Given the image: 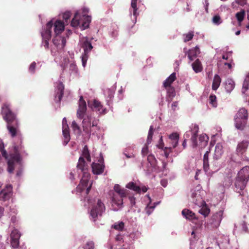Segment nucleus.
Instances as JSON below:
<instances>
[{
	"label": "nucleus",
	"mask_w": 249,
	"mask_h": 249,
	"mask_svg": "<svg viewBox=\"0 0 249 249\" xmlns=\"http://www.w3.org/2000/svg\"><path fill=\"white\" fill-rule=\"evenodd\" d=\"M62 133L64 137L63 144L65 146L71 139L69 126L66 118H64L62 120Z\"/></svg>",
	"instance_id": "16"
},
{
	"label": "nucleus",
	"mask_w": 249,
	"mask_h": 249,
	"mask_svg": "<svg viewBox=\"0 0 249 249\" xmlns=\"http://www.w3.org/2000/svg\"><path fill=\"white\" fill-rule=\"evenodd\" d=\"M116 89V87L113 86L110 89H108L105 91V95L107 97V104L109 105V101L114 97V94Z\"/></svg>",
	"instance_id": "29"
},
{
	"label": "nucleus",
	"mask_w": 249,
	"mask_h": 249,
	"mask_svg": "<svg viewBox=\"0 0 249 249\" xmlns=\"http://www.w3.org/2000/svg\"><path fill=\"white\" fill-rule=\"evenodd\" d=\"M192 67L193 70L196 73L200 72L203 70L201 63L198 59H196L195 61L192 64Z\"/></svg>",
	"instance_id": "32"
},
{
	"label": "nucleus",
	"mask_w": 249,
	"mask_h": 249,
	"mask_svg": "<svg viewBox=\"0 0 249 249\" xmlns=\"http://www.w3.org/2000/svg\"><path fill=\"white\" fill-rule=\"evenodd\" d=\"M235 87V83L231 78H228L225 82V88L228 93H231Z\"/></svg>",
	"instance_id": "27"
},
{
	"label": "nucleus",
	"mask_w": 249,
	"mask_h": 249,
	"mask_svg": "<svg viewBox=\"0 0 249 249\" xmlns=\"http://www.w3.org/2000/svg\"><path fill=\"white\" fill-rule=\"evenodd\" d=\"M1 112L4 120L7 123V127L11 136L14 137L18 135V121L16 115L11 111L10 104L8 103L3 104Z\"/></svg>",
	"instance_id": "4"
},
{
	"label": "nucleus",
	"mask_w": 249,
	"mask_h": 249,
	"mask_svg": "<svg viewBox=\"0 0 249 249\" xmlns=\"http://www.w3.org/2000/svg\"><path fill=\"white\" fill-rule=\"evenodd\" d=\"M11 244L13 248H17L19 245V236L17 235L16 239H11Z\"/></svg>",
	"instance_id": "50"
},
{
	"label": "nucleus",
	"mask_w": 249,
	"mask_h": 249,
	"mask_svg": "<svg viewBox=\"0 0 249 249\" xmlns=\"http://www.w3.org/2000/svg\"><path fill=\"white\" fill-rule=\"evenodd\" d=\"M221 82V79L220 77V76L217 75L215 74L214 76L213 84H212V89L213 90H216L218 89L219 88L220 83Z\"/></svg>",
	"instance_id": "35"
},
{
	"label": "nucleus",
	"mask_w": 249,
	"mask_h": 249,
	"mask_svg": "<svg viewBox=\"0 0 249 249\" xmlns=\"http://www.w3.org/2000/svg\"><path fill=\"white\" fill-rule=\"evenodd\" d=\"M237 177L248 182L249 179V166H246L241 169L238 173Z\"/></svg>",
	"instance_id": "23"
},
{
	"label": "nucleus",
	"mask_w": 249,
	"mask_h": 249,
	"mask_svg": "<svg viewBox=\"0 0 249 249\" xmlns=\"http://www.w3.org/2000/svg\"><path fill=\"white\" fill-rule=\"evenodd\" d=\"M199 53V48L196 46L187 52L188 57L190 61H193Z\"/></svg>",
	"instance_id": "25"
},
{
	"label": "nucleus",
	"mask_w": 249,
	"mask_h": 249,
	"mask_svg": "<svg viewBox=\"0 0 249 249\" xmlns=\"http://www.w3.org/2000/svg\"><path fill=\"white\" fill-rule=\"evenodd\" d=\"M194 32L190 31L188 33L184 34L182 35L184 42H186L191 40L194 36Z\"/></svg>",
	"instance_id": "42"
},
{
	"label": "nucleus",
	"mask_w": 249,
	"mask_h": 249,
	"mask_svg": "<svg viewBox=\"0 0 249 249\" xmlns=\"http://www.w3.org/2000/svg\"><path fill=\"white\" fill-rule=\"evenodd\" d=\"M82 15L81 16L78 12H76L71 21V25L73 27L79 28L81 30H84L89 27L91 18L86 15L89 12L88 7H84L82 9Z\"/></svg>",
	"instance_id": "5"
},
{
	"label": "nucleus",
	"mask_w": 249,
	"mask_h": 249,
	"mask_svg": "<svg viewBox=\"0 0 249 249\" xmlns=\"http://www.w3.org/2000/svg\"><path fill=\"white\" fill-rule=\"evenodd\" d=\"M247 182V181H245L237 177L234 184L236 191L241 194V191L245 189Z\"/></svg>",
	"instance_id": "24"
},
{
	"label": "nucleus",
	"mask_w": 249,
	"mask_h": 249,
	"mask_svg": "<svg viewBox=\"0 0 249 249\" xmlns=\"http://www.w3.org/2000/svg\"><path fill=\"white\" fill-rule=\"evenodd\" d=\"M179 140V135L177 133H173L169 136L167 140L170 145L169 149L171 150L172 148H175L178 144Z\"/></svg>",
	"instance_id": "20"
},
{
	"label": "nucleus",
	"mask_w": 249,
	"mask_h": 249,
	"mask_svg": "<svg viewBox=\"0 0 249 249\" xmlns=\"http://www.w3.org/2000/svg\"><path fill=\"white\" fill-rule=\"evenodd\" d=\"M245 16V12L243 10L237 13L235 15L238 21L240 23L243 20Z\"/></svg>",
	"instance_id": "47"
},
{
	"label": "nucleus",
	"mask_w": 249,
	"mask_h": 249,
	"mask_svg": "<svg viewBox=\"0 0 249 249\" xmlns=\"http://www.w3.org/2000/svg\"><path fill=\"white\" fill-rule=\"evenodd\" d=\"M248 119L242 118H234L235 127L240 130H243L247 124Z\"/></svg>",
	"instance_id": "26"
},
{
	"label": "nucleus",
	"mask_w": 249,
	"mask_h": 249,
	"mask_svg": "<svg viewBox=\"0 0 249 249\" xmlns=\"http://www.w3.org/2000/svg\"><path fill=\"white\" fill-rule=\"evenodd\" d=\"M69 71L71 74L76 75L78 73V68L73 61L71 62L69 65Z\"/></svg>",
	"instance_id": "41"
},
{
	"label": "nucleus",
	"mask_w": 249,
	"mask_h": 249,
	"mask_svg": "<svg viewBox=\"0 0 249 249\" xmlns=\"http://www.w3.org/2000/svg\"><path fill=\"white\" fill-rule=\"evenodd\" d=\"M205 205V203L203 206H201L202 207L199 210L198 212L204 217H206L210 213V210L206 206H204Z\"/></svg>",
	"instance_id": "45"
},
{
	"label": "nucleus",
	"mask_w": 249,
	"mask_h": 249,
	"mask_svg": "<svg viewBox=\"0 0 249 249\" xmlns=\"http://www.w3.org/2000/svg\"><path fill=\"white\" fill-rule=\"evenodd\" d=\"M235 2L241 5H244L246 3V0H235Z\"/></svg>",
	"instance_id": "63"
},
{
	"label": "nucleus",
	"mask_w": 249,
	"mask_h": 249,
	"mask_svg": "<svg viewBox=\"0 0 249 249\" xmlns=\"http://www.w3.org/2000/svg\"><path fill=\"white\" fill-rule=\"evenodd\" d=\"M153 126L151 125L150 127V129H149L148 134L147 142H146L147 144H150L151 142L152 138V136H153Z\"/></svg>",
	"instance_id": "51"
},
{
	"label": "nucleus",
	"mask_w": 249,
	"mask_h": 249,
	"mask_svg": "<svg viewBox=\"0 0 249 249\" xmlns=\"http://www.w3.org/2000/svg\"><path fill=\"white\" fill-rule=\"evenodd\" d=\"M249 145V142L247 141H243L239 143L237 147L236 151L238 153L243 154L246 150Z\"/></svg>",
	"instance_id": "31"
},
{
	"label": "nucleus",
	"mask_w": 249,
	"mask_h": 249,
	"mask_svg": "<svg viewBox=\"0 0 249 249\" xmlns=\"http://www.w3.org/2000/svg\"><path fill=\"white\" fill-rule=\"evenodd\" d=\"M240 226L241 227V229L243 231H247V226L246 223L245 222H243L241 224Z\"/></svg>",
	"instance_id": "59"
},
{
	"label": "nucleus",
	"mask_w": 249,
	"mask_h": 249,
	"mask_svg": "<svg viewBox=\"0 0 249 249\" xmlns=\"http://www.w3.org/2000/svg\"><path fill=\"white\" fill-rule=\"evenodd\" d=\"M54 101L59 103L63 97L64 86L62 82H59L55 84Z\"/></svg>",
	"instance_id": "15"
},
{
	"label": "nucleus",
	"mask_w": 249,
	"mask_h": 249,
	"mask_svg": "<svg viewBox=\"0 0 249 249\" xmlns=\"http://www.w3.org/2000/svg\"><path fill=\"white\" fill-rule=\"evenodd\" d=\"M53 26V20L49 21L44 29L41 32L42 37V46H43L45 49H49V40L52 36V28Z\"/></svg>",
	"instance_id": "8"
},
{
	"label": "nucleus",
	"mask_w": 249,
	"mask_h": 249,
	"mask_svg": "<svg viewBox=\"0 0 249 249\" xmlns=\"http://www.w3.org/2000/svg\"><path fill=\"white\" fill-rule=\"evenodd\" d=\"M84 249H95V244L94 242L92 241H88L85 243L83 247Z\"/></svg>",
	"instance_id": "48"
},
{
	"label": "nucleus",
	"mask_w": 249,
	"mask_h": 249,
	"mask_svg": "<svg viewBox=\"0 0 249 249\" xmlns=\"http://www.w3.org/2000/svg\"><path fill=\"white\" fill-rule=\"evenodd\" d=\"M234 118H242L248 119V111L246 109L244 108H241L239 110L238 112L236 113V115L235 116Z\"/></svg>",
	"instance_id": "39"
},
{
	"label": "nucleus",
	"mask_w": 249,
	"mask_h": 249,
	"mask_svg": "<svg viewBox=\"0 0 249 249\" xmlns=\"http://www.w3.org/2000/svg\"><path fill=\"white\" fill-rule=\"evenodd\" d=\"M129 199L130 201L131 205H134L135 204V198L133 196H130L129 197Z\"/></svg>",
	"instance_id": "64"
},
{
	"label": "nucleus",
	"mask_w": 249,
	"mask_h": 249,
	"mask_svg": "<svg viewBox=\"0 0 249 249\" xmlns=\"http://www.w3.org/2000/svg\"><path fill=\"white\" fill-rule=\"evenodd\" d=\"M221 239L217 241L218 245L220 249H230V239L227 236H221Z\"/></svg>",
	"instance_id": "22"
},
{
	"label": "nucleus",
	"mask_w": 249,
	"mask_h": 249,
	"mask_svg": "<svg viewBox=\"0 0 249 249\" xmlns=\"http://www.w3.org/2000/svg\"><path fill=\"white\" fill-rule=\"evenodd\" d=\"M137 0H131V7L132 9V14L133 16V21L134 23L136 22L137 17L139 15V13L137 12Z\"/></svg>",
	"instance_id": "30"
},
{
	"label": "nucleus",
	"mask_w": 249,
	"mask_h": 249,
	"mask_svg": "<svg viewBox=\"0 0 249 249\" xmlns=\"http://www.w3.org/2000/svg\"><path fill=\"white\" fill-rule=\"evenodd\" d=\"M17 235H18L19 238L21 236V234L17 229H14L12 231L10 235L11 239H16Z\"/></svg>",
	"instance_id": "54"
},
{
	"label": "nucleus",
	"mask_w": 249,
	"mask_h": 249,
	"mask_svg": "<svg viewBox=\"0 0 249 249\" xmlns=\"http://www.w3.org/2000/svg\"><path fill=\"white\" fill-rule=\"evenodd\" d=\"M147 161L148 163L144 170L147 175H149L157 169V160L154 155L149 154L147 156Z\"/></svg>",
	"instance_id": "13"
},
{
	"label": "nucleus",
	"mask_w": 249,
	"mask_h": 249,
	"mask_svg": "<svg viewBox=\"0 0 249 249\" xmlns=\"http://www.w3.org/2000/svg\"><path fill=\"white\" fill-rule=\"evenodd\" d=\"M182 214L185 217L186 219L191 220L193 219L196 218L195 214L192 211L188 210V209H184L182 211Z\"/></svg>",
	"instance_id": "37"
},
{
	"label": "nucleus",
	"mask_w": 249,
	"mask_h": 249,
	"mask_svg": "<svg viewBox=\"0 0 249 249\" xmlns=\"http://www.w3.org/2000/svg\"><path fill=\"white\" fill-rule=\"evenodd\" d=\"M210 151H207L203 156V168L206 172H207L209 169V154Z\"/></svg>",
	"instance_id": "36"
},
{
	"label": "nucleus",
	"mask_w": 249,
	"mask_h": 249,
	"mask_svg": "<svg viewBox=\"0 0 249 249\" xmlns=\"http://www.w3.org/2000/svg\"><path fill=\"white\" fill-rule=\"evenodd\" d=\"M71 127L75 133L78 135L80 134L81 130L80 127L78 126L75 121H73L72 122Z\"/></svg>",
	"instance_id": "49"
},
{
	"label": "nucleus",
	"mask_w": 249,
	"mask_h": 249,
	"mask_svg": "<svg viewBox=\"0 0 249 249\" xmlns=\"http://www.w3.org/2000/svg\"><path fill=\"white\" fill-rule=\"evenodd\" d=\"M98 161L99 163L93 162L91 165L92 172L95 175H100L103 173L105 168L103 157H101Z\"/></svg>",
	"instance_id": "18"
},
{
	"label": "nucleus",
	"mask_w": 249,
	"mask_h": 249,
	"mask_svg": "<svg viewBox=\"0 0 249 249\" xmlns=\"http://www.w3.org/2000/svg\"><path fill=\"white\" fill-rule=\"evenodd\" d=\"M106 210L104 204L101 201V200L98 199L97 204L94 205L90 213V215L94 221H95L98 216L102 215V213Z\"/></svg>",
	"instance_id": "10"
},
{
	"label": "nucleus",
	"mask_w": 249,
	"mask_h": 249,
	"mask_svg": "<svg viewBox=\"0 0 249 249\" xmlns=\"http://www.w3.org/2000/svg\"><path fill=\"white\" fill-rule=\"evenodd\" d=\"M12 185L11 184H7L0 192V201L5 202L8 200L12 195Z\"/></svg>",
	"instance_id": "17"
},
{
	"label": "nucleus",
	"mask_w": 249,
	"mask_h": 249,
	"mask_svg": "<svg viewBox=\"0 0 249 249\" xmlns=\"http://www.w3.org/2000/svg\"><path fill=\"white\" fill-rule=\"evenodd\" d=\"M88 58V54H83L81 56L82 64V66L84 68L85 67V66L86 65Z\"/></svg>",
	"instance_id": "56"
},
{
	"label": "nucleus",
	"mask_w": 249,
	"mask_h": 249,
	"mask_svg": "<svg viewBox=\"0 0 249 249\" xmlns=\"http://www.w3.org/2000/svg\"><path fill=\"white\" fill-rule=\"evenodd\" d=\"M171 150L169 149V147H165L164 150V155L166 157V158H168L170 152Z\"/></svg>",
	"instance_id": "58"
},
{
	"label": "nucleus",
	"mask_w": 249,
	"mask_h": 249,
	"mask_svg": "<svg viewBox=\"0 0 249 249\" xmlns=\"http://www.w3.org/2000/svg\"><path fill=\"white\" fill-rule=\"evenodd\" d=\"M223 153V146L220 143H217L215 147L213 158L215 159H218L221 157Z\"/></svg>",
	"instance_id": "28"
},
{
	"label": "nucleus",
	"mask_w": 249,
	"mask_h": 249,
	"mask_svg": "<svg viewBox=\"0 0 249 249\" xmlns=\"http://www.w3.org/2000/svg\"><path fill=\"white\" fill-rule=\"evenodd\" d=\"M126 187L131 190L136 192L137 193H145L147 191V188L146 186H143L141 188L140 186H137L135 183L133 182H130L126 185Z\"/></svg>",
	"instance_id": "21"
},
{
	"label": "nucleus",
	"mask_w": 249,
	"mask_h": 249,
	"mask_svg": "<svg viewBox=\"0 0 249 249\" xmlns=\"http://www.w3.org/2000/svg\"><path fill=\"white\" fill-rule=\"evenodd\" d=\"M71 16V13L69 11L64 12L62 15V18L65 20V22L67 23L68 20L70 19Z\"/></svg>",
	"instance_id": "55"
},
{
	"label": "nucleus",
	"mask_w": 249,
	"mask_h": 249,
	"mask_svg": "<svg viewBox=\"0 0 249 249\" xmlns=\"http://www.w3.org/2000/svg\"><path fill=\"white\" fill-rule=\"evenodd\" d=\"M36 62H33L30 65L28 71L29 72H30L31 74H34L35 72L36 71Z\"/></svg>",
	"instance_id": "53"
},
{
	"label": "nucleus",
	"mask_w": 249,
	"mask_h": 249,
	"mask_svg": "<svg viewBox=\"0 0 249 249\" xmlns=\"http://www.w3.org/2000/svg\"><path fill=\"white\" fill-rule=\"evenodd\" d=\"M149 200V203L145 208V212L148 215H150L154 211L156 206L160 203V202H155L153 205H151V198L149 195H147Z\"/></svg>",
	"instance_id": "34"
},
{
	"label": "nucleus",
	"mask_w": 249,
	"mask_h": 249,
	"mask_svg": "<svg viewBox=\"0 0 249 249\" xmlns=\"http://www.w3.org/2000/svg\"><path fill=\"white\" fill-rule=\"evenodd\" d=\"M243 196L242 201L248 205H249V196L247 193L243 192V194H240Z\"/></svg>",
	"instance_id": "52"
},
{
	"label": "nucleus",
	"mask_w": 249,
	"mask_h": 249,
	"mask_svg": "<svg viewBox=\"0 0 249 249\" xmlns=\"http://www.w3.org/2000/svg\"><path fill=\"white\" fill-rule=\"evenodd\" d=\"M122 188H121L119 184H115L114 187V190L115 192H113L114 193H117Z\"/></svg>",
	"instance_id": "62"
},
{
	"label": "nucleus",
	"mask_w": 249,
	"mask_h": 249,
	"mask_svg": "<svg viewBox=\"0 0 249 249\" xmlns=\"http://www.w3.org/2000/svg\"><path fill=\"white\" fill-rule=\"evenodd\" d=\"M200 188V186H198L195 189L192 190L191 197L193 202L195 204L201 207V206H203L205 204V202L201 195V192H203V191H201Z\"/></svg>",
	"instance_id": "11"
},
{
	"label": "nucleus",
	"mask_w": 249,
	"mask_h": 249,
	"mask_svg": "<svg viewBox=\"0 0 249 249\" xmlns=\"http://www.w3.org/2000/svg\"><path fill=\"white\" fill-rule=\"evenodd\" d=\"M223 213L222 211H219L213 216L210 222L213 227L217 228L220 225L222 219Z\"/></svg>",
	"instance_id": "19"
},
{
	"label": "nucleus",
	"mask_w": 249,
	"mask_h": 249,
	"mask_svg": "<svg viewBox=\"0 0 249 249\" xmlns=\"http://www.w3.org/2000/svg\"><path fill=\"white\" fill-rule=\"evenodd\" d=\"M82 155V156L79 159L77 168L78 171H80L82 174V177L79 184L76 188V191L81 192L86 188V194H88L91 189L92 183L89 182L90 174L89 172V166L84 160L85 158L88 161H91L90 156L87 145L84 146Z\"/></svg>",
	"instance_id": "2"
},
{
	"label": "nucleus",
	"mask_w": 249,
	"mask_h": 249,
	"mask_svg": "<svg viewBox=\"0 0 249 249\" xmlns=\"http://www.w3.org/2000/svg\"><path fill=\"white\" fill-rule=\"evenodd\" d=\"M79 43L80 47L84 50L83 54H88L93 48L91 43L87 37L80 36Z\"/></svg>",
	"instance_id": "14"
},
{
	"label": "nucleus",
	"mask_w": 249,
	"mask_h": 249,
	"mask_svg": "<svg viewBox=\"0 0 249 249\" xmlns=\"http://www.w3.org/2000/svg\"><path fill=\"white\" fill-rule=\"evenodd\" d=\"M127 195V191L124 189H121L117 193H110L111 196V205L113 211H117L123 207V198L126 197Z\"/></svg>",
	"instance_id": "7"
},
{
	"label": "nucleus",
	"mask_w": 249,
	"mask_h": 249,
	"mask_svg": "<svg viewBox=\"0 0 249 249\" xmlns=\"http://www.w3.org/2000/svg\"><path fill=\"white\" fill-rule=\"evenodd\" d=\"M233 173L228 170L224 175L221 182L218 185V189L221 193L224 194L226 188H228L232 184Z\"/></svg>",
	"instance_id": "9"
},
{
	"label": "nucleus",
	"mask_w": 249,
	"mask_h": 249,
	"mask_svg": "<svg viewBox=\"0 0 249 249\" xmlns=\"http://www.w3.org/2000/svg\"><path fill=\"white\" fill-rule=\"evenodd\" d=\"M124 223L122 221L118 222L112 226V227L114 229L118 231H122L124 228Z\"/></svg>",
	"instance_id": "46"
},
{
	"label": "nucleus",
	"mask_w": 249,
	"mask_h": 249,
	"mask_svg": "<svg viewBox=\"0 0 249 249\" xmlns=\"http://www.w3.org/2000/svg\"><path fill=\"white\" fill-rule=\"evenodd\" d=\"M209 104L213 107H216L217 102L215 95H211L209 97Z\"/></svg>",
	"instance_id": "44"
},
{
	"label": "nucleus",
	"mask_w": 249,
	"mask_h": 249,
	"mask_svg": "<svg viewBox=\"0 0 249 249\" xmlns=\"http://www.w3.org/2000/svg\"><path fill=\"white\" fill-rule=\"evenodd\" d=\"M55 36L53 40V44L59 50L63 49L65 46L66 38L59 35L64 30V22L60 20L53 21V26Z\"/></svg>",
	"instance_id": "6"
},
{
	"label": "nucleus",
	"mask_w": 249,
	"mask_h": 249,
	"mask_svg": "<svg viewBox=\"0 0 249 249\" xmlns=\"http://www.w3.org/2000/svg\"><path fill=\"white\" fill-rule=\"evenodd\" d=\"M199 131V126L196 124H192L189 130L187 131L184 135V140L182 142V146L184 148L187 145L186 139L190 138L191 145L193 148H198L201 150L205 147L208 142L209 137L206 134H202L199 137L198 142L197 140V134Z\"/></svg>",
	"instance_id": "3"
},
{
	"label": "nucleus",
	"mask_w": 249,
	"mask_h": 249,
	"mask_svg": "<svg viewBox=\"0 0 249 249\" xmlns=\"http://www.w3.org/2000/svg\"><path fill=\"white\" fill-rule=\"evenodd\" d=\"M88 104L89 108L93 111L97 112L99 114H105L107 113V109L103 107L98 100H89L88 102Z\"/></svg>",
	"instance_id": "12"
},
{
	"label": "nucleus",
	"mask_w": 249,
	"mask_h": 249,
	"mask_svg": "<svg viewBox=\"0 0 249 249\" xmlns=\"http://www.w3.org/2000/svg\"><path fill=\"white\" fill-rule=\"evenodd\" d=\"M165 88L167 89V100L170 102L176 95L175 89L172 87Z\"/></svg>",
	"instance_id": "38"
},
{
	"label": "nucleus",
	"mask_w": 249,
	"mask_h": 249,
	"mask_svg": "<svg viewBox=\"0 0 249 249\" xmlns=\"http://www.w3.org/2000/svg\"><path fill=\"white\" fill-rule=\"evenodd\" d=\"M249 88V72L246 74L245 80L244 81L242 92L245 94L247 89Z\"/></svg>",
	"instance_id": "40"
},
{
	"label": "nucleus",
	"mask_w": 249,
	"mask_h": 249,
	"mask_svg": "<svg viewBox=\"0 0 249 249\" xmlns=\"http://www.w3.org/2000/svg\"><path fill=\"white\" fill-rule=\"evenodd\" d=\"M178 102H174L172 104V106H171L172 109L174 111H175V110H177V109L178 108Z\"/></svg>",
	"instance_id": "60"
},
{
	"label": "nucleus",
	"mask_w": 249,
	"mask_h": 249,
	"mask_svg": "<svg viewBox=\"0 0 249 249\" xmlns=\"http://www.w3.org/2000/svg\"><path fill=\"white\" fill-rule=\"evenodd\" d=\"M160 184L163 186V187H166L168 184V181L165 179H162L160 181Z\"/></svg>",
	"instance_id": "61"
},
{
	"label": "nucleus",
	"mask_w": 249,
	"mask_h": 249,
	"mask_svg": "<svg viewBox=\"0 0 249 249\" xmlns=\"http://www.w3.org/2000/svg\"><path fill=\"white\" fill-rule=\"evenodd\" d=\"M86 103L83 97L80 96L76 115L78 119H83V130L89 137L91 134L94 135L96 133L99 127L98 126V121L91 115L86 114Z\"/></svg>",
	"instance_id": "1"
},
{
	"label": "nucleus",
	"mask_w": 249,
	"mask_h": 249,
	"mask_svg": "<svg viewBox=\"0 0 249 249\" xmlns=\"http://www.w3.org/2000/svg\"><path fill=\"white\" fill-rule=\"evenodd\" d=\"M212 23L215 25H219L222 22V20L221 18L218 15H214L212 19Z\"/></svg>",
	"instance_id": "43"
},
{
	"label": "nucleus",
	"mask_w": 249,
	"mask_h": 249,
	"mask_svg": "<svg viewBox=\"0 0 249 249\" xmlns=\"http://www.w3.org/2000/svg\"><path fill=\"white\" fill-rule=\"evenodd\" d=\"M176 73H172L166 80L164 81L163 85L164 88L171 87L172 83L175 80L176 78Z\"/></svg>",
	"instance_id": "33"
},
{
	"label": "nucleus",
	"mask_w": 249,
	"mask_h": 249,
	"mask_svg": "<svg viewBox=\"0 0 249 249\" xmlns=\"http://www.w3.org/2000/svg\"><path fill=\"white\" fill-rule=\"evenodd\" d=\"M148 147L146 145H144V146L142 148V154L143 156L146 155L148 154Z\"/></svg>",
	"instance_id": "57"
}]
</instances>
